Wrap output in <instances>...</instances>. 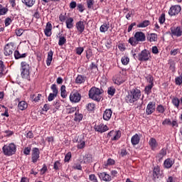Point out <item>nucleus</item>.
I'll return each mask as SVG.
<instances>
[{"label": "nucleus", "mask_w": 182, "mask_h": 182, "mask_svg": "<svg viewBox=\"0 0 182 182\" xmlns=\"http://www.w3.org/2000/svg\"><path fill=\"white\" fill-rule=\"evenodd\" d=\"M141 96V91L140 90L135 88L132 89L125 97L127 103H134L140 99Z\"/></svg>", "instance_id": "nucleus-1"}, {"label": "nucleus", "mask_w": 182, "mask_h": 182, "mask_svg": "<svg viewBox=\"0 0 182 182\" xmlns=\"http://www.w3.org/2000/svg\"><path fill=\"white\" fill-rule=\"evenodd\" d=\"M102 95H103V90L92 87L89 90L88 96L90 99H92L95 102H100V100H102Z\"/></svg>", "instance_id": "nucleus-2"}, {"label": "nucleus", "mask_w": 182, "mask_h": 182, "mask_svg": "<svg viewBox=\"0 0 182 182\" xmlns=\"http://www.w3.org/2000/svg\"><path fill=\"white\" fill-rule=\"evenodd\" d=\"M144 41H146V34L141 31H137L134 37L129 39V43L132 46H136L139 42H144Z\"/></svg>", "instance_id": "nucleus-3"}, {"label": "nucleus", "mask_w": 182, "mask_h": 182, "mask_svg": "<svg viewBox=\"0 0 182 182\" xmlns=\"http://www.w3.org/2000/svg\"><path fill=\"white\" fill-rule=\"evenodd\" d=\"M21 77L23 79H27L29 80L30 75H31V66L28 63L23 61L21 63Z\"/></svg>", "instance_id": "nucleus-4"}, {"label": "nucleus", "mask_w": 182, "mask_h": 182, "mask_svg": "<svg viewBox=\"0 0 182 182\" xmlns=\"http://www.w3.org/2000/svg\"><path fill=\"white\" fill-rule=\"evenodd\" d=\"M4 156H14L16 153V145L14 143L6 144L2 148Z\"/></svg>", "instance_id": "nucleus-5"}, {"label": "nucleus", "mask_w": 182, "mask_h": 182, "mask_svg": "<svg viewBox=\"0 0 182 182\" xmlns=\"http://www.w3.org/2000/svg\"><path fill=\"white\" fill-rule=\"evenodd\" d=\"M112 82L118 86H120V85L124 83V82H126V75L123 74V71L119 72L118 74L115 75L112 77Z\"/></svg>", "instance_id": "nucleus-6"}, {"label": "nucleus", "mask_w": 182, "mask_h": 182, "mask_svg": "<svg viewBox=\"0 0 182 182\" xmlns=\"http://www.w3.org/2000/svg\"><path fill=\"white\" fill-rule=\"evenodd\" d=\"M150 58V52L146 49L138 54V60L140 62H147Z\"/></svg>", "instance_id": "nucleus-7"}, {"label": "nucleus", "mask_w": 182, "mask_h": 182, "mask_svg": "<svg viewBox=\"0 0 182 182\" xmlns=\"http://www.w3.org/2000/svg\"><path fill=\"white\" fill-rule=\"evenodd\" d=\"M181 12V6L178 5L171 6L168 10V15L170 16H176Z\"/></svg>", "instance_id": "nucleus-8"}, {"label": "nucleus", "mask_w": 182, "mask_h": 182, "mask_svg": "<svg viewBox=\"0 0 182 182\" xmlns=\"http://www.w3.org/2000/svg\"><path fill=\"white\" fill-rule=\"evenodd\" d=\"M82 99V95L78 92H71L70 95V100L72 103H79Z\"/></svg>", "instance_id": "nucleus-9"}, {"label": "nucleus", "mask_w": 182, "mask_h": 182, "mask_svg": "<svg viewBox=\"0 0 182 182\" xmlns=\"http://www.w3.org/2000/svg\"><path fill=\"white\" fill-rule=\"evenodd\" d=\"M5 56H11L14 53V43H9L4 49Z\"/></svg>", "instance_id": "nucleus-10"}, {"label": "nucleus", "mask_w": 182, "mask_h": 182, "mask_svg": "<svg viewBox=\"0 0 182 182\" xmlns=\"http://www.w3.org/2000/svg\"><path fill=\"white\" fill-rule=\"evenodd\" d=\"M41 151L38 148H33L31 154L32 163H37L39 160Z\"/></svg>", "instance_id": "nucleus-11"}, {"label": "nucleus", "mask_w": 182, "mask_h": 182, "mask_svg": "<svg viewBox=\"0 0 182 182\" xmlns=\"http://www.w3.org/2000/svg\"><path fill=\"white\" fill-rule=\"evenodd\" d=\"M171 35L173 36H177V38H180L182 35V28L181 26H177V27H171L170 28Z\"/></svg>", "instance_id": "nucleus-12"}, {"label": "nucleus", "mask_w": 182, "mask_h": 182, "mask_svg": "<svg viewBox=\"0 0 182 182\" xmlns=\"http://www.w3.org/2000/svg\"><path fill=\"white\" fill-rule=\"evenodd\" d=\"M156 111V102H150L146 107V114H152Z\"/></svg>", "instance_id": "nucleus-13"}, {"label": "nucleus", "mask_w": 182, "mask_h": 182, "mask_svg": "<svg viewBox=\"0 0 182 182\" xmlns=\"http://www.w3.org/2000/svg\"><path fill=\"white\" fill-rule=\"evenodd\" d=\"M75 28L78 33H83L85 32V21H80L76 23Z\"/></svg>", "instance_id": "nucleus-14"}, {"label": "nucleus", "mask_w": 182, "mask_h": 182, "mask_svg": "<svg viewBox=\"0 0 182 182\" xmlns=\"http://www.w3.org/2000/svg\"><path fill=\"white\" fill-rule=\"evenodd\" d=\"M94 129L95 132H99L100 133H105V132H107V130H109V127L103 124L95 125Z\"/></svg>", "instance_id": "nucleus-15"}, {"label": "nucleus", "mask_w": 182, "mask_h": 182, "mask_svg": "<svg viewBox=\"0 0 182 182\" xmlns=\"http://www.w3.org/2000/svg\"><path fill=\"white\" fill-rule=\"evenodd\" d=\"M97 175L100 180H102L103 181H110L112 180V176L106 172L98 173Z\"/></svg>", "instance_id": "nucleus-16"}, {"label": "nucleus", "mask_w": 182, "mask_h": 182, "mask_svg": "<svg viewBox=\"0 0 182 182\" xmlns=\"http://www.w3.org/2000/svg\"><path fill=\"white\" fill-rule=\"evenodd\" d=\"M112 113L113 112L112 111L111 109H107L103 114L104 120H110Z\"/></svg>", "instance_id": "nucleus-17"}, {"label": "nucleus", "mask_w": 182, "mask_h": 182, "mask_svg": "<svg viewBox=\"0 0 182 182\" xmlns=\"http://www.w3.org/2000/svg\"><path fill=\"white\" fill-rule=\"evenodd\" d=\"M131 143L132 146H136V144H139L140 143V136L139 134H135L134 136H132L131 139Z\"/></svg>", "instance_id": "nucleus-18"}, {"label": "nucleus", "mask_w": 182, "mask_h": 182, "mask_svg": "<svg viewBox=\"0 0 182 182\" xmlns=\"http://www.w3.org/2000/svg\"><path fill=\"white\" fill-rule=\"evenodd\" d=\"M109 28H110V23H104L100 28V32L105 33V32H107L109 31Z\"/></svg>", "instance_id": "nucleus-19"}, {"label": "nucleus", "mask_w": 182, "mask_h": 182, "mask_svg": "<svg viewBox=\"0 0 182 182\" xmlns=\"http://www.w3.org/2000/svg\"><path fill=\"white\" fill-rule=\"evenodd\" d=\"M53 59V51H52V50H50L48 53V58H47V60H46L47 66H50V63H52Z\"/></svg>", "instance_id": "nucleus-20"}, {"label": "nucleus", "mask_w": 182, "mask_h": 182, "mask_svg": "<svg viewBox=\"0 0 182 182\" xmlns=\"http://www.w3.org/2000/svg\"><path fill=\"white\" fill-rule=\"evenodd\" d=\"M86 82V77L83 75H77L75 79V83L77 85H82V83H85Z\"/></svg>", "instance_id": "nucleus-21"}, {"label": "nucleus", "mask_w": 182, "mask_h": 182, "mask_svg": "<svg viewBox=\"0 0 182 182\" xmlns=\"http://www.w3.org/2000/svg\"><path fill=\"white\" fill-rule=\"evenodd\" d=\"M113 133L115 134V135L114 136L112 140H119V139H120V136H121V133L120 131H117V132H114V131H111L108 133V136H112V134H113Z\"/></svg>", "instance_id": "nucleus-22"}, {"label": "nucleus", "mask_w": 182, "mask_h": 182, "mask_svg": "<svg viewBox=\"0 0 182 182\" xmlns=\"http://www.w3.org/2000/svg\"><path fill=\"white\" fill-rule=\"evenodd\" d=\"M14 58L16 60L22 59L23 58H26V53L21 54V53H19V50H16L14 51Z\"/></svg>", "instance_id": "nucleus-23"}, {"label": "nucleus", "mask_w": 182, "mask_h": 182, "mask_svg": "<svg viewBox=\"0 0 182 182\" xmlns=\"http://www.w3.org/2000/svg\"><path fill=\"white\" fill-rule=\"evenodd\" d=\"M18 107L19 110H26V109H28V103L25 101H21L18 102Z\"/></svg>", "instance_id": "nucleus-24"}, {"label": "nucleus", "mask_w": 182, "mask_h": 182, "mask_svg": "<svg viewBox=\"0 0 182 182\" xmlns=\"http://www.w3.org/2000/svg\"><path fill=\"white\" fill-rule=\"evenodd\" d=\"M149 146L151 147V150H156L157 147V141H156V139L151 138L149 140Z\"/></svg>", "instance_id": "nucleus-25"}, {"label": "nucleus", "mask_w": 182, "mask_h": 182, "mask_svg": "<svg viewBox=\"0 0 182 182\" xmlns=\"http://www.w3.org/2000/svg\"><path fill=\"white\" fill-rule=\"evenodd\" d=\"M66 27L68 29H72L73 28V18L70 17L65 21Z\"/></svg>", "instance_id": "nucleus-26"}, {"label": "nucleus", "mask_w": 182, "mask_h": 182, "mask_svg": "<svg viewBox=\"0 0 182 182\" xmlns=\"http://www.w3.org/2000/svg\"><path fill=\"white\" fill-rule=\"evenodd\" d=\"M82 161L85 164H89V163H92V155H90V154H85L84 156V157H83Z\"/></svg>", "instance_id": "nucleus-27"}, {"label": "nucleus", "mask_w": 182, "mask_h": 182, "mask_svg": "<svg viewBox=\"0 0 182 182\" xmlns=\"http://www.w3.org/2000/svg\"><path fill=\"white\" fill-rule=\"evenodd\" d=\"M23 4H25L28 8H31L35 5L36 0H23Z\"/></svg>", "instance_id": "nucleus-28"}, {"label": "nucleus", "mask_w": 182, "mask_h": 182, "mask_svg": "<svg viewBox=\"0 0 182 182\" xmlns=\"http://www.w3.org/2000/svg\"><path fill=\"white\" fill-rule=\"evenodd\" d=\"M60 95L63 99H66L68 94H66V86L62 85L60 87Z\"/></svg>", "instance_id": "nucleus-29"}, {"label": "nucleus", "mask_w": 182, "mask_h": 182, "mask_svg": "<svg viewBox=\"0 0 182 182\" xmlns=\"http://www.w3.org/2000/svg\"><path fill=\"white\" fill-rule=\"evenodd\" d=\"M172 104L176 109H178V107H180V100L177 97H174L172 99Z\"/></svg>", "instance_id": "nucleus-30"}, {"label": "nucleus", "mask_w": 182, "mask_h": 182, "mask_svg": "<svg viewBox=\"0 0 182 182\" xmlns=\"http://www.w3.org/2000/svg\"><path fill=\"white\" fill-rule=\"evenodd\" d=\"M150 25V21L145 20L143 22L137 25V28H146Z\"/></svg>", "instance_id": "nucleus-31"}, {"label": "nucleus", "mask_w": 182, "mask_h": 182, "mask_svg": "<svg viewBox=\"0 0 182 182\" xmlns=\"http://www.w3.org/2000/svg\"><path fill=\"white\" fill-rule=\"evenodd\" d=\"M160 174V167L155 166L154 168V178H159V176Z\"/></svg>", "instance_id": "nucleus-32"}, {"label": "nucleus", "mask_w": 182, "mask_h": 182, "mask_svg": "<svg viewBox=\"0 0 182 182\" xmlns=\"http://www.w3.org/2000/svg\"><path fill=\"white\" fill-rule=\"evenodd\" d=\"M8 11V8L4 7L2 4H0V16H2L3 15H6Z\"/></svg>", "instance_id": "nucleus-33"}, {"label": "nucleus", "mask_w": 182, "mask_h": 182, "mask_svg": "<svg viewBox=\"0 0 182 182\" xmlns=\"http://www.w3.org/2000/svg\"><path fill=\"white\" fill-rule=\"evenodd\" d=\"M116 164V161L113 159H108L107 162L105 164V167H107L108 166H114Z\"/></svg>", "instance_id": "nucleus-34"}, {"label": "nucleus", "mask_w": 182, "mask_h": 182, "mask_svg": "<svg viewBox=\"0 0 182 182\" xmlns=\"http://www.w3.org/2000/svg\"><path fill=\"white\" fill-rule=\"evenodd\" d=\"M166 154H167V149H166V148H163L158 154V157L159 159H163V157H164V156H166Z\"/></svg>", "instance_id": "nucleus-35"}, {"label": "nucleus", "mask_w": 182, "mask_h": 182, "mask_svg": "<svg viewBox=\"0 0 182 182\" xmlns=\"http://www.w3.org/2000/svg\"><path fill=\"white\" fill-rule=\"evenodd\" d=\"M32 100H33V102H38L41 100V97H42V95L41 94H38L37 95H33L31 96Z\"/></svg>", "instance_id": "nucleus-36"}, {"label": "nucleus", "mask_w": 182, "mask_h": 182, "mask_svg": "<svg viewBox=\"0 0 182 182\" xmlns=\"http://www.w3.org/2000/svg\"><path fill=\"white\" fill-rule=\"evenodd\" d=\"M164 166H165L166 168H171V166H173V161H171V159L165 160Z\"/></svg>", "instance_id": "nucleus-37"}, {"label": "nucleus", "mask_w": 182, "mask_h": 182, "mask_svg": "<svg viewBox=\"0 0 182 182\" xmlns=\"http://www.w3.org/2000/svg\"><path fill=\"white\" fill-rule=\"evenodd\" d=\"M83 119V114L75 112V122H80Z\"/></svg>", "instance_id": "nucleus-38"}, {"label": "nucleus", "mask_w": 182, "mask_h": 182, "mask_svg": "<svg viewBox=\"0 0 182 182\" xmlns=\"http://www.w3.org/2000/svg\"><path fill=\"white\" fill-rule=\"evenodd\" d=\"M146 79L147 80V82L149 83L148 85L149 86H154V82L153 81L154 80V78L151 75H148Z\"/></svg>", "instance_id": "nucleus-39"}, {"label": "nucleus", "mask_w": 182, "mask_h": 182, "mask_svg": "<svg viewBox=\"0 0 182 182\" xmlns=\"http://www.w3.org/2000/svg\"><path fill=\"white\" fill-rule=\"evenodd\" d=\"M65 43H66V38H65V36H60L58 41L59 46H63Z\"/></svg>", "instance_id": "nucleus-40"}, {"label": "nucleus", "mask_w": 182, "mask_h": 182, "mask_svg": "<svg viewBox=\"0 0 182 182\" xmlns=\"http://www.w3.org/2000/svg\"><path fill=\"white\" fill-rule=\"evenodd\" d=\"M151 89H153V85H147L145 87L144 92L146 95H149L151 93Z\"/></svg>", "instance_id": "nucleus-41"}, {"label": "nucleus", "mask_w": 182, "mask_h": 182, "mask_svg": "<svg viewBox=\"0 0 182 182\" xmlns=\"http://www.w3.org/2000/svg\"><path fill=\"white\" fill-rule=\"evenodd\" d=\"M51 90H53V94L58 96V93H59V91L58 90V87L55 84H53L50 87Z\"/></svg>", "instance_id": "nucleus-42"}, {"label": "nucleus", "mask_w": 182, "mask_h": 182, "mask_svg": "<svg viewBox=\"0 0 182 182\" xmlns=\"http://www.w3.org/2000/svg\"><path fill=\"white\" fill-rule=\"evenodd\" d=\"M73 168L74 170H82V165H80V162H75Z\"/></svg>", "instance_id": "nucleus-43"}, {"label": "nucleus", "mask_w": 182, "mask_h": 182, "mask_svg": "<svg viewBox=\"0 0 182 182\" xmlns=\"http://www.w3.org/2000/svg\"><path fill=\"white\" fill-rule=\"evenodd\" d=\"M61 167H62V164H60V161H57L54 163V166H53L54 170H60Z\"/></svg>", "instance_id": "nucleus-44"}, {"label": "nucleus", "mask_w": 182, "mask_h": 182, "mask_svg": "<svg viewBox=\"0 0 182 182\" xmlns=\"http://www.w3.org/2000/svg\"><path fill=\"white\" fill-rule=\"evenodd\" d=\"M121 62L122 65H128L129 62H130V59L128 57L123 56L121 59Z\"/></svg>", "instance_id": "nucleus-45"}, {"label": "nucleus", "mask_w": 182, "mask_h": 182, "mask_svg": "<svg viewBox=\"0 0 182 182\" xmlns=\"http://www.w3.org/2000/svg\"><path fill=\"white\" fill-rule=\"evenodd\" d=\"M116 92V89L113 87H110L108 88L107 93L109 96H114V93Z\"/></svg>", "instance_id": "nucleus-46"}, {"label": "nucleus", "mask_w": 182, "mask_h": 182, "mask_svg": "<svg viewBox=\"0 0 182 182\" xmlns=\"http://www.w3.org/2000/svg\"><path fill=\"white\" fill-rule=\"evenodd\" d=\"M159 22L161 25H163V23H164V22H166V14H162L161 15V16L159 18Z\"/></svg>", "instance_id": "nucleus-47"}, {"label": "nucleus", "mask_w": 182, "mask_h": 182, "mask_svg": "<svg viewBox=\"0 0 182 182\" xmlns=\"http://www.w3.org/2000/svg\"><path fill=\"white\" fill-rule=\"evenodd\" d=\"M77 108L76 107H67L66 108V112L68 114H72V113H75V112H76Z\"/></svg>", "instance_id": "nucleus-48"}, {"label": "nucleus", "mask_w": 182, "mask_h": 182, "mask_svg": "<svg viewBox=\"0 0 182 182\" xmlns=\"http://www.w3.org/2000/svg\"><path fill=\"white\" fill-rule=\"evenodd\" d=\"M70 159H72V152H68V153L66 154V155L65 156L64 161L65 163H68V162H69Z\"/></svg>", "instance_id": "nucleus-49"}, {"label": "nucleus", "mask_w": 182, "mask_h": 182, "mask_svg": "<svg viewBox=\"0 0 182 182\" xmlns=\"http://www.w3.org/2000/svg\"><path fill=\"white\" fill-rule=\"evenodd\" d=\"M156 110L159 112V113H164L166 109L164 108V106H163L162 105H159L156 107Z\"/></svg>", "instance_id": "nucleus-50"}, {"label": "nucleus", "mask_w": 182, "mask_h": 182, "mask_svg": "<svg viewBox=\"0 0 182 182\" xmlns=\"http://www.w3.org/2000/svg\"><path fill=\"white\" fill-rule=\"evenodd\" d=\"M4 68H5L4 61L0 60V77H1V76L4 75Z\"/></svg>", "instance_id": "nucleus-51"}, {"label": "nucleus", "mask_w": 182, "mask_h": 182, "mask_svg": "<svg viewBox=\"0 0 182 182\" xmlns=\"http://www.w3.org/2000/svg\"><path fill=\"white\" fill-rule=\"evenodd\" d=\"M156 41H157V34L151 33L150 38H149V41L150 42H156Z\"/></svg>", "instance_id": "nucleus-52"}, {"label": "nucleus", "mask_w": 182, "mask_h": 182, "mask_svg": "<svg viewBox=\"0 0 182 182\" xmlns=\"http://www.w3.org/2000/svg\"><path fill=\"white\" fill-rule=\"evenodd\" d=\"M89 180L92 182H97V178L96 177V175L95 174H90L89 176Z\"/></svg>", "instance_id": "nucleus-53"}, {"label": "nucleus", "mask_w": 182, "mask_h": 182, "mask_svg": "<svg viewBox=\"0 0 182 182\" xmlns=\"http://www.w3.org/2000/svg\"><path fill=\"white\" fill-rule=\"evenodd\" d=\"M92 55H93V53L92 52V49L87 50V51H86L87 59H88V60L90 59V58H92Z\"/></svg>", "instance_id": "nucleus-54"}, {"label": "nucleus", "mask_w": 182, "mask_h": 182, "mask_svg": "<svg viewBox=\"0 0 182 182\" xmlns=\"http://www.w3.org/2000/svg\"><path fill=\"white\" fill-rule=\"evenodd\" d=\"M87 109L90 112H93V110H95V104L94 103H89L87 106Z\"/></svg>", "instance_id": "nucleus-55"}, {"label": "nucleus", "mask_w": 182, "mask_h": 182, "mask_svg": "<svg viewBox=\"0 0 182 182\" xmlns=\"http://www.w3.org/2000/svg\"><path fill=\"white\" fill-rule=\"evenodd\" d=\"M83 50H85V48L83 47H78L76 48L75 52L77 55H82L83 53Z\"/></svg>", "instance_id": "nucleus-56"}, {"label": "nucleus", "mask_w": 182, "mask_h": 182, "mask_svg": "<svg viewBox=\"0 0 182 182\" xmlns=\"http://www.w3.org/2000/svg\"><path fill=\"white\" fill-rule=\"evenodd\" d=\"M65 20H66V13H65L64 14H60L59 16L60 22H65Z\"/></svg>", "instance_id": "nucleus-57"}, {"label": "nucleus", "mask_w": 182, "mask_h": 182, "mask_svg": "<svg viewBox=\"0 0 182 182\" xmlns=\"http://www.w3.org/2000/svg\"><path fill=\"white\" fill-rule=\"evenodd\" d=\"M31 146H27L23 150V154H26V156H28V154H31Z\"/></svg>", "instance_id": "nucleus-58"}, {"label": "nucleus", "mask_w": 182, "mask_h": 182, "mask_svg": "<svg viewBox=\"0 0 182 182\" xmlns=\"http://www.w3.org/2000/svg\"><path fill=\"white\" fill-rule=\"evenodd\" d=\"M162 124L164 126L168 125V126H171V120H170V119H165L163 122Z\"/></svg>", "instance_id": "nucleus-59"}, {"label": "nucleus", "mask_w": 182, "mask_h": 182, "mask_svg": "<svg viewBox=\"0 0 182 182\" xmlns=\"http://www.w3.org/2000/svg\"><path fill=\"white\" fill-rule=\"evenodd\" d=\"M58 95L55 94L50 93L48 97V102H52L55 99V97H57Z\"/></svg>", "instance_id": "nucleus-60"}, {"label": "nucleus", "mask_w": 182, "mask_h": 182, "mask_svg": "<svg viewBox=\"0 0 182 182\" xmlns=\"http://www.w3.org/2000/svg\"><path fill=\"white\" fill-rule=\"evenodd\" d=\"M85 141H80L77 145V149H84L85 148Z\"/></svg>", "instance_id": "nucleus-61"}, {"label": "nucleus", "mask_w": 182, "mask_h": 182, "mask_svg": "<svg viewBox=\"0 0 182 182\" xmlns=\"http://www.w3.org/2000/svg\"><path fill=\"white\" fill-rule=\"evenodd\" d=\"M4 133H5V136L6 137H9L14 134V132L10 131V130H6L4 132Z\"/></svg>", "instance_id": "nucleus-62"}, {"label": "nucleus", "mask_w": 182, "mask_h": 182, "mask_svg": "<svg viewBox=\"0 0 182 182\" xmlns=\"http://www.w3.org/2000/svg\"><path fill=\"white\" fill-rule=\"evenodd\" d=\"M77 9L79 10L80 12H83V11H85V7L83 6V4H79L77 6Z\"/></svg>", "instance_id": "nucleus-63"}, {"label": "nucleus", "mask_w": 182, "mask_h": 182, "mask_svg": "<svg viewBox=\"0 0 182 182\" xmlns=\"http://www.w3.org/2000/svg\"><path fill=\"white\" fill-rule=\"evenodd\" d=\"M90 70H97V65L95 64L94 63H92V64L90 66Z\"/></svg>", "instance_id": "nucleus-64"}]
</instances>
